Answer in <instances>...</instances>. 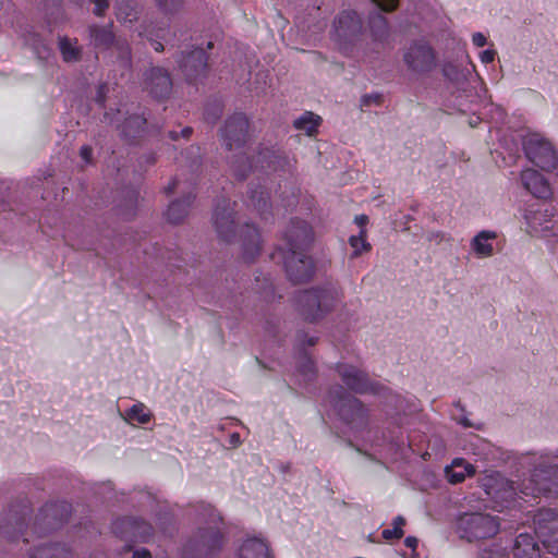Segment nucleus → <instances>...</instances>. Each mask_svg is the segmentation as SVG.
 I'll return each instance as SVG.
<instances>
[{
	"mask_svg": "<svg viewBox=\"0 0 558 558\" xmlns=\"http://www.w3.org/2000/svg\"><path fill=\"white\" fill-rule=\"evenodd\" d=\"M290 246L284 256V270L290 281L301 283L311 280L325 267V262L307 254L313 242V231L303 220H293L286 232Z\"/></svg>",
	"mask_w": 558,
	"mask_h": 558,
	"instance_id": "f257e3e1",
	"label": "nucleus"
},
{
	"mask_svg": "<svg viewBox=\"0 0 558 558\" xmlns=\"http://www.w3.org/2000/svg\"><path fill=\"white\" fill-rule=\"evenodd\" d=\"M197 515L206 526L198 527L187 539L183 547V557L211 558L220 553L225 544L222 518L211 505L205 504L199 505Z\"/></svg>",
	"mask_w": 558,
	"mask_h": 558,
	"instance_id": "f03ea898",
	"label": "nucleus"
},
{
	"mask_svg": "<svg viewBox=\"0 0 558 558\" xmlns=\"http://www.w3.org/2000/svg\"><path fill=\"white\" fill-rule=\"evenodd\" d=\"M337 300V289L332 284L326 283L299 292L295 296V306L305 320L313 323L330 313Z\"/></svg>",
	"mask_w": 558,
	"mask_h": 558,
	"instance_id": "7ed1b4c3",
	"label": "nucleus"
},
{
	"mask_svg": "<svg viewBox=\"0 0 558 558\" xmlns=\"http://www.w3.org/2000/svg\"><path fill=\"white\" fill-rule=\"evenodd\" d=\"M362 35V20L351 10L340 12L333 20L329 33L336 49L347 57H354Z\"/></svg>",
	"mask_w": 558,
	"mask_h": 558,
	"instance_id": "20e7f679",
	"label": "nucleus"
},
{
	"mask_svg": "<svg viewBox=\"0 0 558 558\" xmlns=\"http://www.w3.org/2000/svg\"><path fill=\"white\" fill-rule=\"evenodd\" d=\"M558 486V463H554L550 456H539L527 480L522 484L521 493L524 496L536 497L549 493Z\"/></svg>",
	"mask_w": 558,
	"mask_h": 558,
	"instance_id": "39448f33",
	"label": "nucleus"
},
{
	"mask_svg": "<svg viewBox=\"0 0 558 558\" xmlns=\"http://www.w3.org/2000/svg\"><path fill=\"white\" fill-rule=\"evenodd\" d=\"M524 230L539 239H558V216L553 207L529 206L523 215Z\"/></svg>",
	"mask_w": 558,
	"mask_h": 558,
	"instance_id": "423d86ee",
	"label": "nucleus"
},
{
	"mask_svg": "<svg viewBox=\"0 0 558 558\" xmlns=\"http://www.w3.org/2000/svg\"><path fill=\"white\" fill-rule=\"evenodd\" d=\"M457 529L462 538L475 542L495 536L499 531V522L487 513H463L458 519Z\"/></svg>",
	"mask_w": 558,
	"mask_h": 558,
	"instance_id": "0eeeda50",
	"label": "nucleus"
},
{
	"mask_svg": "<svg viewBox=\"0 0 558 558\" xmlns=\"http://www.w3.org/2000/svg\"><path fill=\"white\" fill-rule=\"evenodd\" d=\"M403 62L408 71L414 75H424L436 68V53L428 41L418 39L403 49Z\"/></svg>",
	"mask_w": 558,
	"mask_h": 558,
	"instance_id": "6e6552de",
	"label": "nucleus"
},
{
	"mask_svg": "<svg viewBox=\"0 0 558 558\" xmlns=\"http://www.w3.org/2000/svg\"><path fill=\"white\" fill-rule=\"evenodd\" d=\"M92 44L98 49L113 48L118 52V59L124 69L131 66V49L125 39L116 37L112 24L89 26Z\"/></svg>",
	"mask_w": 558,
	"mask_h": 558,
	"instance_id": "1a4fd4ad",
	"label": "nucleus"
},
{
	"mask_svg": "<svg viewBox=\"0 0 558 558\" xmlns=\"http://www.w3.org/2000/svg\"><path fill=\"white\" fill-rule=\"evenodd\" d=\"M277 158L276 150L264 147L258 151L257 160L254 162L245 154H235L230 163L236 179L245 180L253 168H260L262 171H276Z\"/></svg>",
	"mask_w": 558,
	"mask_h": 558,
	"instance_id": "9d476101",
	"label": "nucleus"
},
{
	"mask_svg": "<svg viewBox=\"0 0 558 558\" xmlns=\"http://www.w3.org/2000/svg\"><path fill=\"white\" fill-rule=\"evenodd\" d=\"M248 120L243 113H234L221 129L222 145L229 151L242 149L247 142Z\"/></svg>",
	"mask_w": 558,
	"mask_h": 558,
	"instance_id": "9b49d317",
	"label": "nucleus"
},
{
	"mask_svg": "<svg viewBox=\"0 0 558 558\" xmlns=\"http://www.w3.org/2000/svg\"><path fill=\"white\" fill-rule=\"evenodd\" d=\"M70 514L71 505L66 501L47 504L36 517L35 530L38 533L53 531L66 522Z\"/></svg>",
	"mask_w": 558,
	"mask_h": 558,
	"instance_id": "f8f14e48",
	"label": "nucleus"
},
{
	"mask_svg": "<svg viewBox=\"0 0 558 558\" xmlns=\"http://www.w3.org/2000/svg\"><path fill=\"white\" fill-rule=\"evenodd\" d=\"M535 533L549 553L558 555V515L553 510H541L534 517Z\"/></svg>",
	"mask_w": 558,
	"mask_h": 558,
	"instance_id": "ddd939ff",
	"label": "nucleus"
},
{
	"mask_svg": "<svg viewBox=\"0 0 558 558\" xmlns=\"http://www.w3.org/2000/svg\"><path fill=\"white\" fill-rule=\"evenodd\" d=\"M233 203L221 199L216 204L213 221L220 240L231 242L236 235V219Z\"/></svg>",
	"mask_w": 558,
	"mask_h": 558,
	"instance_id": "4468645a",
	"label": "nucleus"
},
{
	"mask_svg": "<svg viewBox=\"0 0 558 558\" xmlns=\"http://www.w3.org/2000/svg\"><path fill=\"white\" fill-rule=\"evenodd\" d=\"M29 514V507L26 502L10 508L8 514L0 524V537L8 542H16L24 536L26 517Z\"/></svg>",
	"mask_w": 558,
	"mask_h": 558,
	"instance_id": "2eb2a0df",
	"label": "nucleus"
},
{
	"mask_svg": "<svg viewBox=\"0 0 558 558\" xmlns=\"http://www.w3.org/2000/svg\"><path fill=\"white\" fill-rule=\"evenodd\" d=\"M481 486L497 504L501 502L500 508L508 507L504 502H509L517 495L512 483L498 473L485 475L481 481Z\"/></svg>",
	"mask_w": 558,
	"mask_h": 558,
	"instance_id": "dca6fc26",
	"label": "nucleus"
},
{
	"mask_svg": "<svg viewBox=\"0 0 558 558\" xmlns=\"http://www.w3.org/2000/svg\"><path fill=\"white\" fill-rule=\"evenodd\" d=\"M339 415L352 432H357L366 426L367 414L362 403L353 397H347L337 404Z\"/></svg>",
	"mask_w": 558,
	"mask_h": 558,
	"instance_id": "f3484780",
	"label": "nucleus"
},
{
	"mask_svg": "<svg viewBox=\"0 0 558 558\" xmlns=\"http://www.w3.org/2000/svg\"><path fill=\"white\" fill-rule=\"evenodd\" d=\"M179 64L190 83L197 82L207 71V54L202 48L192 49L186 54L182 53Z\"/></svg>",
	"mask_w": 558,
	"mask_h": 558,
	"instance_id": "a211bd4d",
	"label": "nucleus"
},
{
	"mask_svg": "<svg viewBox=\"0 0 558 558\" xmlns=\"http://www.w3.org/2000/svg\"><path fill=\"white\" fill-rule=\"evenodd\" d=\"M153 531L151 524L138 518H124L114 523L116 533L137 542H146L153 535Z\"/></svg>",
	"mask_w": 558,
	"mask_h": 558,
	"instance_id": "6ab92c4d",
	"label": "nucleus"
},
{
	"mask_svg": "<svg viewBox=\"0 0 558 558\" xmlns=\"http://www.w3.org/2000/svg\"><path fill=\"white\" fill-rule=\"evenodd\" d=\"M122 116L121 110H117L111 117L110 112H106L104 114L105 122L110 124L116 123V128L120 131V135L124 138H135L138 136L147 122V119L140 113H133L129 117L124 118L123 123H120V118Z\"/></svg>",
	"mask_w": 558,
	"mask_h": 558,
	"instance_id": "aec40b11",
	"label": "nucleus"
},
{
	"mask_svg": "<svg viewBox=\"0 0 558 558\" xmlns=\"http://www.w3.org/2000/svg\"><path fill=\"white\" fill-rule=\"evenodd\" d=\"M520 179L523 187L534 197L547 199L553 195L548 180L535 169H524Z\"/></svg>",
	"mask_w": 558,
	"mask_h": 558,
	"instance_id": "412c9836",
	"label": "nucleus"
},
{
	"mask_svg": "<svg viewBox=\"0 0 558 558\" xmlns=\"http://www.w3.org/2000/svg\"><path fill=\"white\" fill-rule=\"evenodd\" d=\"M498 234L494 230H481L470 240L471 254L477 259L492 258L496 253Z\"/></svg>",
	"mask_w": 558,
	"mask_h": 558,
	"instance_id": "4be33fe9",
	"label": "nucleus"
},
{
	"mask_svg": "<svg viewBox=\"0 0 558 558\" xmlns=\"http://www.w3.org/2000/svg\"><path fill=\"white\" fill-rule=\"evenodd\" d=\"M146 89L155 98H166L172 90V80L162 68H153L146 74Z\"/></svg>",
	"mask_w": 558,
	"mask_h": 558,
	"instance_id": "5701e85b",
	"label": "nucleus"
},
{
	"mask_svg": "<svg viewBox=\"0 0 558 558\" xmlns=\"http://www.w3.org/2000/svg\"><path fill=\"white\" fill-rule=\"evenodd\" d=\"M474 72L475 64L469 54H465L464 61H447L442 65L444 76L456 86H463Z\"/></svg>",
	"mask_w": 558,
	"mask_h": 558,
	"instance_id": "b1692460",
	"label": "nucleus"
},
{
	"mask_svg": "<svg viewBox=\"0 0 558 558\" xmlns=\"http://www.w3.org/2000/svg\"><path fill=\"white\" fill-rule=\"evenodd\" d=\"M240 238L242 242V257L245 262H253L260 253V236L258 230L248 223L240 229Z\"/></svg>",
	"mask_w": 558,
	"mask_h": 558,
	"instance_id": "393cba45",
	"label": "nucleus"
},
{
	"mask_svg": "<svg viewBox=\"0 0 558 558\" xmlns=\"http://www.w3.org/2000/svg\"><path fill=\"white\" fill-rule=\"evenodd\" d=\"M339 374L344 384L355 392H365L371 388L367 376L354 366L342 365Z\"/></svg>",
	"mask_w": 558,
	"mask_h": 558,
	"instance_id": "a878e982",
	"label": "nucleus"
},
{
	"mask_svg": "<svg viewBox=\"0 0 558 558\" xmlns=\"http://www.w3.org/2000/svg\"><path fill=\"white\" fill-rule=\"evenodd\" d=\"M238 558H269L267 543L258 537H247L239 547Z\"/></svg>",
	"mask_w": 558,
	"mask_h": 558,
	"instance_id": "bb28decb",
	"label": "nucleus"
},
{
	"mask_svg": "<svg viewBox=\"0 0 558 558\" xmlns=\"http://www.w3.org/2000/svg\"><path fill=\"white\" fill-rule=\"evenodd\" d=\"M193 199L194 195L192 193H187L182 198L170 203L165 214L167 221L172 225H177L183 221V219L189 214Z\"/></svg>",
	"mask_w": 558,
	"mask_h": 558,
	"instance_id": "cd10ccee",
	"label": "nucleus"
},
{
	"mask_svg": "<svg viewBox=\"0 0 558 558\" xmlns=\"http://www.w3.org/2000/svg\"><path fill=\"white\" fill-rule=\"evenodd\" d=\"M323 123L320 116L305 111L293 120V128L308 137H315Z\"/></svg>",
	"mask_w": 558,
	"mask_h": 558,
	"instance_id": "c85d7f7f",
	"label": "nucleus"
},
{
	"mask_svg": "<svg viewBox=\"0 0 558 558\" xmlns=\"http://www.w3.org/2000/svg\"><path fill=\"white\" fill-rule=\"evenodd\" d=\"M515 558H541V550L534 537L527 533L517 536L513 547Z\"/></svg>",
	"mask_w": 558,
	"mask_h": 558,
	"instance_id": "c756f323",
	"label": "nucleus"
},
{
	"mask_svg": "<svg viewBox=\"0 0 558 558\" xmlns=\"http://www.w3.org/2000/svg\"><path fill=\"white\" fill-rule=\"evenodd\" d=\"M445 472L449 483L458 484L463 482L466 476H472L475 473V469L464 459L458 458L445 469Z\"/></svg>",
	"mask_w": 558,
	"mask_h": 558,
	"instance_id": "7c9ffc66",
	"label": "nucleus"
},
{
	"mask_svg": "<svg viewBox=\"0 0 558 558\" xmlns=\"http://www.w3.org/2000/svg\"><path fill=\"white\" fill-rule=\"evenodd\" d=\"M70 549L59 543L40 544L36 546L28 555V558H70Z\"/></svg>",
	"mask_w": 558,
	"mask_h": 558,
	"instance_id": "2f4dec72",
	"label": "nucleus"
},
{
	"mask_svg": "<svg viewBox=\"0 0 558 558\" xmlns=\"http://www.w3.org/2000/svg\"><path fill=\"white\" fill-rule=\"evenodd\" d=\"M116 16L123 24H133L138 20L140 10L135 0H117Z\"/></svg>",
	"mask_w": 558,
	"mask_h": 558,
	"instance_id": "473e14b6",
	"label": "nucleus"
},
{
	"mask_svg": "<svg viewBox=\"0 0 558 558\" xmlns=\"http://www.w3.org/2000/svg\"><path fill=\"white\" fill-rule=\"evenodd\" d=\"M248 197L252 202V205L260 213L265 214L268 211L269 205V193L265 186H250Z\"/></svg>",
	"mask_w": 558,
	"mask_h": 558,
	"instance_id": "72a5a7b5",
	"label": "nucleus"
},
{
	"mask_svg": "<svg viewBox=\"0 0 558 558\" xmlns=\"http://www.w3.org/2000/svg\"><path fill=\"white\" fill-rule=\"evenodd\" d=\"M59 49L63 61L68 63L77 62L82 57V51L77 46V41L68 37L59 38Z\"/></svg>",
	"mask_w": 558,
	"mask_h": 558,
	"instance_id": "f704fd0d",
	"label": "nucleus"
},
{
	"mask_svg": "<svg viewBox=\"0 0 558 558\" xmlns=\"http://www.w3.org/2000/svg\"><path fill=\"white\" fill-rule=\"evenodd\" d=\"M372 35L376 41H381L388 36V24L384 16L376 14L371 20Z\"/></svg>",
	"mask_w": 558,
	"mask_h": 558,
	"instance_id": "c9c22d12",
	"label": "nucleus"
},
{
	"mask_svg": "<svg viewBox=\"0 0 558 558\" xmlns=\"http://www.w3.org/2000/svg\"><path fill=\"white\" fill-rule=\"evenodd\" d=\"M126 418L140 424H146L150 421V413L146 411V407L143 403L138 402L126 412Z\"/></svg>",
	"mask_w": 558,
	"mask_h": 558,
	"instance_id": "e433bc0d",
	"label": "nucleus"
},
{
	"mask_svg": "<svg viewBox=\"0 0 558 558\" xmlns=\"http://www.w3.org/2000/svg\"><path fill=\"white\" fill-rule=\"evenodd\" d=\"M349 243L353 248V255L357 256L363 252H367L371 250V244L366 241V230L361 229L357 235H352L349 239Z\"/></svg>",
	"mask_w": 558,
	"mask_h": 558,
	"instance_id": "4c0bfd02",
	"label": "nucleus"
},
{
	"mask_svg": "<svg viewBox=\"0 0 558 558\" xmlns=\"http://www.w3.org/2000/svg\"><path fill=\"white\" fill-rule=\"evenodd\" d=\"M405 524V519L401 515L396 517L392 520V527L386 529L383 531L381 535L386 541H390L392 538L399 539L403 536V526Z\"/></svg>",
	"mask_w": 558,
	"mask_h": 558,
	"instance_id": "58836bf2",
	"label": "nucleus"
},
{
	"mask_svg": "<svg viewBox=\"0 0 558 558\" xmlns=\"http://www.w3.org/2000/svg\"><path fill=\"white\" fill-rule=\"evenodd\" d=\"M156 3L165 14H174L183 8L184 0H156Z\"/></svg>",
	"mask_w": 558,
	"mask_h": 558,
	"instance_id": "ea45409f",
	"label": "nucleus"
},
{
	"mask_svg": "<svg viewBox=\"0 0 558 558\" xmlns=\"http://www.w3.org/2000/svg\"><path fill=\"white\" fill-rule=\"evenodd\" d=\"M505 555V548L498 545H492L489 547L481 549L477 558H501Z\"/></svg>",
	"mask_w": 558,
	"mask_h": 558,
	"instance_id": "a19ab883",
	"label": "nucleus"
},
{
	"mask_svg": "<svg viewBox=\"0 0 558 558\" xmlns=\"http://www.w3.org/2000/svg\"><path fill=\"white\" fill-rule=\"evenodd\" d=\"M221 112H222V108H221L220 104L216 102L213 106H208L205 109V113H204L205 119H206V121H208L210 123H215L221 116Z\"/></svg>",
	"mask_w": 558,
	"mask_h": 558,
	"instance_id": "79ce46f5",
	"label": "nucleus"
},
{
	"mask_svg": "<svg viewBox=\"0 0 558 558\" xmlns=\"http://www.w3.org/2000/svg\"><path fill=\"white\" fill-rule=\"evenodd\" d=\"M472 45L476 48H482L488 45L487 36L482 32H475L471 35Z\"/></svg>",
	"mask_w": 558,
	"mask_h": 558,
	"instance_id": "37998d69",
	"label": "nucleus"
},
{
	"mask_svg": "<svg viewBox=\"0 0 558 558\" xmlns=\"http://www.w3.org/2000/svg\"><path fill=\"white\" fill-rule=\"evenodd\" d=\"M497 51L493 48L485 49L478 53V59L482 63L488 64L494 62Z\"/></svg>",
	"mask_w": 558,
	"mask_h": 558,
	"instance_id": "c03bdc74",
	"label": "nucleus"
},
{
	"mask_svg": "<svg viewBox=\"0 0 558 558\" xmlns=\"http://www.w3.org/2000/svg\"><path fill=\"white\" fill-rule=\"evenodd\" d=\"M108 86L107 84H99L96 89L95 101L99 106H104L107 97Z\"/></svg>",
	"mask_w": 558,
	"mask_h": 558,
	"instance_id": "a18cd8bd",
	"label": "nucleus"
},
{
	"mask_svg": "<svg viewBox=\"0 0 558 558\" xmlns=\"http://www.w3.org/2000/svg\"><path fill=\"white\" fill-rule=\"evenodd\" d=\"M95 8L93 10L94 14L97 16H102L106 10L109 8L108 0H93Z\"/></svg>",
	"mask_w": 558,
	"mask_h": 558,
	"instance_id": "49530a36",
	"label": "nucleus"
},
{
	"mask_svg": "<svg viewBox=\"0 0 558 558\" xmlns=\"http://www.w3.org/2000/svg\"><path fill=\"white\" fill-rule=\"evenodd\" d=\"M378 8L385 11H392L398 4V0H372Z\"/></svg>",
	"mask_w": 558,
	"mask_h": 558,
	"instance_id": "de8ad7c7",
	"label": "nucleus"
},
{
	"mask_svg": "<svg viewBox=\"0 0 558 558\" xmlns=\"http://www.w3.org/2000/svg\"><path fill=\"white\" fill-rule=\"evenodd\" d=\"M192 132H193L192 128L186 126L181 130L180 134L177 131H169L168 136L172 141H178L180 136H182L184 138H189L190 135L192 134Z\"/></svg>",
	"mask_w": 558,
	"mask_h": 558,
	"instance_id": "09e8293b",
	"label": "nucleus"
},
{
	"mask_svg": "<svg viewBox=\"0 0 558 558\" xmlns=\"http://www.w3.org/2000/svg\"><path fill=\"white\" fill-rule=\"evenodd\" d=\"M80 157L86 162L92 163L93 148L89 145H83L80 148Z\"/></svg>",
	"mask_w": 558,
	"mask_h": 558,
	"instance_id": "8fccbe9b",
	"label": "nucleus"
},
{
	"mask_svg": "<svg viewBox=\"0 0 558 558\" xmlns=\"http://www.w3.org/2000/svg\"><path fill=\"white\" fill-rule=\"evenodd\" d=\"M132 558H150V553L148 549H138L133 553Z\"/></svg>",
	"mask_w": 558,
	"mask_h": 558,
	"instance_id": "3c124183",
	"label": "nucleus"
},
{
	"mask_svg": "<svg viewBox=\"0 0 558 558\" xmlns=\"http://www.w3.org/2000/svg\"><path fill=\"white\" fill-rule=\"evenodd\" d=\"M404 544L407 547L409 548H412V549H415L416 546H417V538L414 537V536H408L405 539H404Z\"/></svg>",
	"mask_w": 558,
	"mask_h": 558,
	"instance_id": "603ef678",
	"label": "nucleus"
},
{
	"mask_svg": "<svg viewBox=\"0 0 558 558\" xmlns=\"http://www.w3.org/2000/svg\"><path fill=\"white\" fill-rule=\"evenodd\" d=\"M368 218L365 215H360L355 217V223L361 227V229H364L365 225L367 223Z\"/></svg>",
	"mask_w": 558,
	"mask_h": 558,
	"instance_id": "864d4df0",
	"label": "nucleus"
},
{
	"mask_svg": "<svg viewBox=\"0 0 558 558\" xmlns=\"http://www.w3.org/2000/svg\"><path fill=\"white\" fill-rule=\"evenodd\" d=\"M265 330L271 336L277 335V326L270 322H266Z\"/></svg>",
	"mask_w": 558,
	"mask_h": 558,
	"instance_id": "5fc2aeb1",
	"label": "nucleus"
},
{
	"mask_svg": "<svg viewBox=\"0 0 558 558\" xmlns=\"http://www.w3.org/2000/svg\"><path fill=\"white\" fill-rule=\"evenodd\" d=\"M371 101H374V102L377 104L379 101V96H364L362 98V105L363 106L368 105Z\"/></svg>",
	"mask_w": 558,
	"mask_h": 558,
	"instance_id": "6e6d98bb",
	"label": "nucleus"
},
{
	"mask_svg": "<svg viewBox=\"0 0 558 558\" xmlns=\"http://www.w3.org/2000/svg\"><path fill=\"white\" fill-rule=\"evenodd\" d=\"M129 193H130V206L133 209V207L136 204L138 193L135 190H131Z\"/></svg>",
	"mask_w": 558,
	"mask_h": 558,
	"instance_id": "4d7b16f0",
	"label": "nucleus"
},
{
	"mask_svg": "<svg viewBox=\"0 0 558 558\" xmlns=\"http://www.w3.org/2000/svg\"><path fill=\"white\" fill-rule=\"evenodd\" d=\"M178 180H173L166 189H165V192L167 194H171L178 186Z\"/></svg>",
	"mask_w": 558,
	"mask_h": 558,
	"instance_id": "13d9d810",
	"label": "nucleus"
},
{
	"mask_svg": "<svg viewBox=\"0 0 558 558\" xmlns=\"http://www.w3.org/2000/svg\"><path fill=\"white\" fill-rule=\"evenodd\" d=\"M268 287H271L272 288V283L270 282V279L268 277H264L263 278V283H260V289L263 291L266 292V290L268 289Z\"/></svg>",
	"mask_w": 558,
	"mask_h": 558,
	"instance_id": "bf43d9fd",
	"label": "nucleus"
},
{
	"mask_svg": "<svg viewBox=\"0 0 558 558\" xmlns=\"http://www.w3.org/2000/svg\"><path fill=\"white\" fill-rule=\"evenodd\" d=\"M173 520V517L169 513H165V522H160V525L162 529H166L165 524L166 523H171ZM159 521H161V517L159 518Z\"/></svg>",
	"mask_w": 558,
	"mask_h": 558,
	"instance_id": "052dcab7",
	"label": "nucleus"
},
{
	"mask_svg": "<svg viewBox=\"0 0 558 558\" xmlns=\"http://www.w3.org/2000/svg\"><path fill=\"white\" fill-rule=\"evenodd\" d=\"M151 46H153L154 50L157 51V52L163 51V45L161 43H159V41H156V40L153 41Z\"/></svg>",
	"mask_w": 558,
	"mask_h": 558,
	"instance_id": "680f3d73",
	"label": "nucleus"
},
{
	"mask_svg": "<svg viewBox=\"0 0 558 558\" xmlns=\"http://www.w3.org/2000/svg\"><path fill=\"white\" fill-rule=\"evenodd\" d=\"M231 444L239 445L240 444V436L238 434H233L231 436Z\"/></svg>",
	"mask_w": 558,
	"mask_h": 558,
	"instance_id": "e2e57ef3",
	"label": "nucleus"
},
{
	"mask_svg": "<svg viewBox=\"0 0 558 558\" xmlns=\"http://www.w3.org/2000/svg\"><path fill=\"white\" fill-rule=\"evenodd\" d=\"M429 240H441V235L439 233H432L429 236H428Z\"/></svg>",
	"mask_w": 558,
	"mask_h": 558,
	"instance_id": "0e129e2a",
	"label": "nucleus"
},
{
	"mask_svg": "<svg viewBox=\"0 0 558 558\" xmlns=\"http://www.w3.org/2000/svg\"><path fill=\"white\" fill-rule=\"evenodd\" d=\"M191 153L199 157V147H191Z\"/></svg>",
	"mask_w": 558,
	"mask_h": 558,
	"instance_id": "69168bd1",
	"label": "nucleus"
},
{
	"mask_svg": "<svg viewBox=\"0 0 558 558\" xmlns=\"http://www.w3.org/2000/svg\"><path fill=\"white\" fill-rule=\"evenodd\" d=\"M198 163H199V162H198V160H196V159H195V160H193V161H192V165H191V166H192V167H195V166H197Z\"/></svg>",
	"mask_w": 558,
	"mask_h": 558,
	"instance_id": "338daca9",
	"label": "nucleus"
},
{
	"mask_svg": "<svg viewBox=\"0 0 558 558\" xmlns=\"http://www.w3.org/2000/svg\"><path fill=\"white\" fill-rule=\"evenodd\" d=\"M308 344H311V345H312V344H314V339H313V338H311V339L308 340Z\"/></svg>",
	"mask_w": 558,
	"mask_h": 558,
	"instance_id": "774afa93",
	"label": "nucleus"
}]
</instances>
